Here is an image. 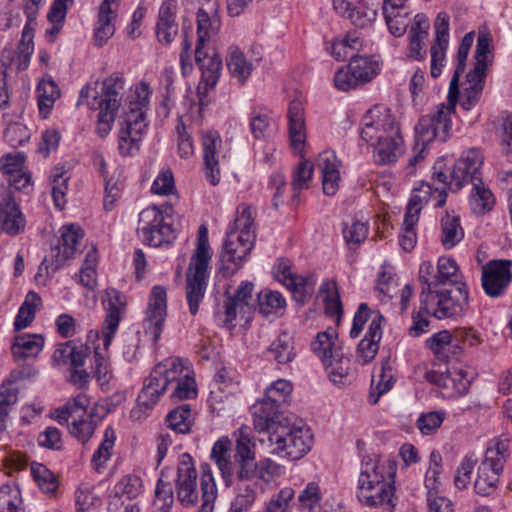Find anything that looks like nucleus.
Segmentation results:
<instances>
[{
	"label": "nucleus",
	"instance_id": "41",
	"mask_svg": "<svg viewBox=\"0 0 512 512\" xmlns=\"http://www.w3.org/2000/svg\"><path fill=\"white\" fill-rule=\"evenodd\" d=\"M153 370H159L160 376L157 377L166 388L173 383L179 382L185 377V372L190 371L183 361L179 358H169L158 363Z\"/></svg>",
	"mask_w": 512,
	"mask_h": 512
},
{
	"label": "nucleus",
	"instance_id": "1",
	"mask_svg": "<svg viewBox=\"0 0 512 512\" xmlns=\"http://www.w3.org/2000/svg\"><path fill=\"white\" fill-rule=\"evenodd\" d=\"M253 214L251 206L244 203L238 206L233 226L227 231L223 243L220 257L223 269L234 273L250 255L256 239Z\"/></svg>",
	"mask_w": 512,
	"mask_h": 512
},
{
	"label": "nucleus",
	"instance_id": "40",
	"mask_svg": "<svg viewBox=\"0 0 512 512\" xmlns=\"http://www.w3.org/2000/svg\"><path fill=\"white\" fill-rule=\"evenodd\" d=\"M201 505L197 512H213L215 501L217 499L216 484L208 464L201 466Z\"/></svg>",
	"mask_w": 512,
	"mask_h": 512
},
{
	"label": "nucleus",
	"instance_id": "10",
	"mask_svg": "<svg viewBox=\"0 0 512 512\" xmlns=\"http://www.w3.org/2000/svg\"><path fill=\"white\" fill-rule=\"evenodd\" d=\"M169 219L170 217L164 215L158 207H147L139 215L137 228L139 237L145 244L153 247L171 243L176 238V233Z\"/></svg>",
	"mask_w": 512,
	"mask_h": 512
},
{
	"label": "nucleus",
	"instance_id": "53",
	"mask_svg": "<svg viewBox=\"0 0 512 512\" xmlns=\"http://www.w3.org/2000/svg\"><path fill=\"white\" fill-rule=\"evenodd\" d=\"M442 471V456L434 450L429 456V467L425 474L424 485L427 489V497H433L437 494L440 485L439 475Z\"/></svg>",
	"mask_w": 512,
	"mask_h": 512
},
{
	"label": "nucleus",
	"instance_id": "64",
	"mask_svg": "<svg viewBox=\"0 0 512 512\" xmlns=\"http://www.w3.org/2000/svg\"><path fill=\"white\" fill-rule=\"evenodd\" d=\"M20 491L16 486L3 485L0 488V512H21Z\"/></svg>",
	"mask_w": 512,
	"mask_h": 512
},
{
	"label": "nucleus",
	"instance_id": "62",
	"mask_svg": "<svg viewBox=\"0 0 512 512\" xmlns=\"http://www.w3.org/2000/svg\"><path fill=\"white\" fill-rule=\"evenodd\" d=\"M258 303L260 312L266 316L282 310L286 305V301L280 292L270 290H264L258 294Z\"/></svg>",
	"mask_w": 512,
	"mask_h": 512
},
{
	"label": "nucleus",
	"instance_id": "57",
	"mask_svg": "<svg viewBox=\"0 0 512 512\" xmlns=\"http://www.w3.org/2000/svg\"><path fill=\"white\" fill-rule=\"evenodd\" d=\"M313 175V165L310 161L304 160L298 164L292 174L291 186L293 189L292 199L294 201L299 197L302 189L308 188V182Z\"/></svg>",
	"mask_w": 512,
	"mask_h": 512
},
{
	"label": "nucleus",
	"instance_id": "48",
	"mask_svg": "<svg viewBox=\"0 0 512 512\" xmlns=\"http://www.w3.org/2000/svg\"><path fill=\"white\" fill-rule=\"evenodd\" d=\"M227 66L233 77L240 83H244L251 75L253 65L247 61L244 54L238 48H230L227 58Z\"/></svg>",
	"mask_w": 512,
	"mask_h": 512
},
{
	"label": "nucleus",
	"instance_id": "29",
	"mask_svg": "<svg viewBox=\"0 0 512 512\" xmlns=\"http://www.w3.org/2000/svg\"><path fill=\"white\" fill-rule=\"evenodd\" d=\"M374 148V159L377 164L388 165L395 163L404 152V140L401 129L395 134L383 137L369 144Z\"/></svg>",
	"mask_w": 512,
	"mask_h": 512
},
{
	"label": "nucleus",
	"instance_id": "9",
	"mask_svg": "<svg viewBox=\"0 0 512 512\" xmlns=\"http://www.w3.org/2000/svg\"><path fill=\"white\" fill-rule=\"evenodd\" d=\"M268 441L273 446L271 453L296 461L304 457L311 449L313 435L303 424H284L273 432Z\"/></svg>",
	"mask_w": 512,
	"mask_h": 512
},
{
	"label": "nucleus",
	"instance_id": "25",
	"mask_svg": "<svg viewBox=\"0 0 512 512\" xmlns=\"http://www.w3.org/2000/svg\"><path fill=\"white\" fill-rule=\"evenodd\" d=\"M385 467L371 457H364L360 465V473L358 478V499H365L368 501L372 496L367 495V486H382L391 485L390 482L385 481L384 476Z\"/></svg>",
	"mask_w": 512,
	"mask_h": 512
},
{
	"label": "nucleus",
	"instance_id": "46",
	"mask_svg": "<svg viewBox=\"0 0 512 512\" xmlns=\"http://www.w3.org/2000/svg\"><path fill=\"white\" fill-rule=\"evenodd\" d=\"M328 371L330 380L335 384L349 385L351 359L349 355L339 352L338 357H332L327 365H324Z\"/></svg>",
	"mask_w": 512,
	"mask_h": 512
},
{
	"label": "nucleus",
	"instance_id": "4",
	"mask_svg": "<svg viewBox=\"0 0 512 512\" xmlns=\"http://www.w3.org/2000/svg\"><path fill=\"white\" fill-rule=\"evenodd\" d=\"M211 258L212 251L208 241V229L205 225H200L196 249L191 256L186 273V298L192 315L198 312L199 305L204 298Z\"/></svg>",
	"mask_w": 512,
	"mask_h": 512
},
{
	"label": "nucleus",
	"instance_id": "21",
	"mask_svg": "<svg viewBox=\"0 0 512 512\" xmlns=\"http://www.w3.org/2000/svg\"><path fill=\"white\" fill-rule=\"evenodd\" d=\"M280 405L272 403L266 397L257 401L252 407L253 425L259 433L267 434L268 437L283 426L285 423L279 412Z\"/></svg>",
	"mask_w": 512,
	"mask_h": 512
},
{
	"label": "nucleus",
	"instance_id": "5",
	"mask_svg": "<svg viewBox=\"0 0 512 512\" xmlns=\"http://www.w3.org/2000/svg\"><path fill=\"white\" fill-rule=\"evenodd\" d=\"M484 157L477 149H470L462 154L458 161L448 166V159H438L432 172V179L440 184L448 185L452 192H457L465 184L478 182L481 179V167Z\"/></svg>",
	"mask_w": 512,
	"mask_h": 512
},
{
	"label": "nucleus",
	"instance_id": "31",
	"mask_svg": "<svg viewBox=\"0 0 512 512\" xmlns=\"http://www.w3.org/2000/svg\"><path fill=\"white\" fill-rule=\"evenodd\" d=\"M340 162L336 155L330 151H324L319 154L317 159V167L322 175L323 192L328 196H333L338 190L340 172Z\"/></svg>",
	"mask_w": 512,
	"mask_h": 512
},
{
	"label": "nucleus",
	"instance_id": "49",
	"mask_svg": "<svg viewBox=\"0 0 512 512\" xmlns=\"http://www.w3.org/2000/svg\"><path fill=\"white\" fill-rule=\"evenodd\" d=\"M115 440L116 435L113 428H106L103 440L99 444L97 450L94 452L91 459V464L98 473L102 472V470L105 467V464L110 459L115 444Z\"/></svg>",
	"mask_w": 512,
	"mask_h": 512
},
{
	"label": "nucleus",
	"instance_id": "44",
	"mask_svg": "<svg viewBox=\"0 0 512 512\" xmlns=\"http://www.w3.org/2000/svg\"><path fill=\"white\" fill-rule=\"evenodd\" d=\"M367 495L372 496L371 499H358L360 503L368 507H382L387 512H392L394 503V487L392 485L367 486Z\"/></svg>",
	"mask_w": 512,
	"mask_h": 512
},
{
	"label": "nucleus",
	"instance_id": "37",
	"mask_svg": "<svg viewBox=\"0 0 512 512\" xmlns=\"http://www.w3.org/2000/svg\"><path fill=\"white\" fill-rule=\"evenodd\" d=\"M380 70V63L374 56L354 55V88L372 81Z\"/></svg>",
	"mask_w": 512,
	"mask_h": 512
},
{
	"label": "nucleus",
	"instance_id": "22",
	"mask_svg": "<svg viewBox=\"0 0 512 512\" xmlns=\"http://www.w3.org/2000/svg\"><path fill=\"white\" fill-rule=\"evenodd\" d=\"M177 497L185 506H193L198 500L196 491L197 471L189 455H183V459L177 469Z\"/></svg>",
	"mask_w": 512,
	"mask_h": 512
},
{
	"label": "nucleus",
	"instance_id": "34",
	"mask_svg": "<svg viewBox=\"0 0 512 512\" xmlns=\"http://www.w3.org/2000/svg\"><path fill=\"white\" fill-rule=\"evenodd\" d=\"M312 351L322 360L324 365L332 357H338L342 347L338 343L337 335L333 329L319 332L311 343Z\"/></svg>",
	"mask_w": 512,
	"mask_h": 512
},
{
	"label": "nucleus",
	"instance_id": "3",
	"mask_svg": "<svg viewBox=\"0 0 512 512\" xmlns=\"http://www.w3.org/2000/svg\"><path fill=\"white\" fill-rule=\"evenodd\" d=\"M130 101L129 110L125 112L118 136V149L122 156H132L139 152L147 123L144 108L149 102L148 85L141 83L136 87Z\"/></svg>",
	"mask_w": 512,
	"mask_h": 512
},
{
	"label": "nucleus",
	"instance_id": "2",
	"mask_svg": "<svg viewBox=\"0 0 512 512\" xmlns=\"http://www.w3.org/2000/svg\"><path fill=\"white\" fill-rule=\"evenodd\" d=\"M95 85L87 84L80 91L78 104H86L90 109L99 110L96 131L105 137L112 129L117 111L121 105V91L124 80L119 74H112L102 82L101 92Z\"/></svg>",
	"mask_w": 512,
	"mask_h": 512
},
{
	"label": "nucleus",
	"instance_id": "20",
	"mask_svg": "<svg viewBox=\"0 0 512 512\" xmlns=\"http://www.w3.org/2000/svg\"><path fill=\"white\" fill-rule=\"evenodd\" d=\"M160 376L159 370H152L145 379L143 388L137 398V406L131 411V418L141 420L147 412L152 410L159 401L161 395L166 391L164 384L157 378Z\"/></svg>",
	"mask_w": 512,
	"mask_h": 512
},
{
	"label": "nucleus",
	"instance_id": "52",
	"mask_svg": "<svg viewBox=\"0 0 512 512\" xmlns=\"http://www.w3.org/2000/svg\"><path fill=\"white\" fill-rule=\"evenodd\" d=\"M168 427L177 433H188L192 426V416L189 404H183L172 411L166 417Z\"/></svg>",
	"mask_w": 512,
	"mask_h": 512
},
{
	"label": "nucleus",
	"instance_id": "12",
	"mask_svg": "<svg viewBox=\"0 0 512 512\" xmlns=\"http://www.w3.org/2000/svg\"><path fill=\"white\" fill-rule=\"evenodd\" d=\"M455 109L447 104L440 103L434 110L420 118L415 126V134L418 141L429 144L435 139L445 142L451 135L452 115Z\"/></svg>",
	"mask_w": 512,
	"mask_h": 512
},
{
	"label": "nucleus",
	"instance_id": "16",
	"mask_svg": "<svg viewBox=\"0 0 512 512\" xmlns=\"http://www.w3.org/2000/svg\"><path fill=\"white\" fill-rule=\"evenodd\" d=\"M166 316L167 292L163 286L156 285L150 292L144 319L145 333L151 336L153 342L160 338Z\"/></svg>",
	"mask_w": 512,
	"mask_h": 512
},
{
	"label": "nucleus",
	"instance_id": "56",
	"mask_svg": "<svg viewBox=\"0 0 512 512\" xmlns=\"http://www.w3.org/2000/svg\"><path fill=\"white\" fill-rule=\"evenodd\" d=\"M31 474L43 493L53 494L56 491L58 480L45 465L33 463Z\"/></svg>",
	"mask_w": 512,
	"mask_h": 512
},
{
	"label": "nucleus",
	"instance_id": "50",
	"mask_svg": "<svg viewBox=\"0 0 512 512\" xmlns=\"http://www.w3.org/2000/svg\"><path fill=\"white\" fill-rule=\"evenodd\" d=\"M142 479L134 474L123 476L113 487L112 496L114 498L125 497L128 500L137 498L142 492Z\"/></svg>",
	"mask_w": 512,
	"mask_h": 512
},
{
	"label": "nucleus",
	"instance_id": "28",
	"mask_svg": "<svg viewBox=\"0 0 512 512\" xmlns=\"http://www.w3.org/2000/svg\"><path fill=\"white\" fill-rule=\"evenodd\" d=\"M103 303L107 309L102 329L103 345L105 348H108L118 329L124 302L121 299L120 293L116 289L110 288L106 290V298L103 300Z\"/></svg>",
	"mask_w": 512,
	"mask_h": 512
},
{
	"label": "nucleus",
	"instance_id": "18",
	"mask_svg": "<svg viewBox=\"0 0 512 512\" xmlns=\"http://www.w3.org/2000/svg\"><path fill=\"white\" fill-rule=\"evenodd\" d=\"M510 260H493L482 270V286L490 297L503 295L511 282Z\"/></svg>",
	"mask_w": 512,
	"mask_h": 512
},
{
	"label": "nucleus",
	"instance_id": "63",
	"mask_svg": "<svg viewBox=\"0 0 512 512\" xmlns=\"http://www.w3.org/2000/svg\"><path fill=\"white\" fill-rule=\"evenodd\" d=\"M426 346L439 357H445L446 352L450 351L452 348H456L454 335H451L447 330H442L428 338L426 340Z\"/></svg>",
	"mask_w": 512,
	"mask_h": 512
},
{
	"label": "nucleus",
	"instance_id": "33",
	"mask_svg": "<svg viewBox=\"0 0 512 512\" xmlns=\"http://www.w3.org/2000/svg\"><path fill=\"white\" fill-rule=\"evenodd\" d=\"M378 318L377 316L376 320L370 322L368 332L357 347V361L363 365L374 359L379 349L382 329L378 324Z\"/></svg>",
	"mask_w": 512,
	"mask_h": 512
},
{
	"label": "nucleus",
	"instance_id": "6",
	"mask_svg": "<svg viewBox=\"0 0 512 512\" xmlns=\"http://www.w3.org/2000/svg\"><path fill=\"white\" fill-rule=\"evenodd\" d=\"M231 441L222 437L217 440L211 450V458L217 465L227 487L233 486L235 494L256 500L258 482L252 476V470L244 469L237 461L231 460Z\"/></svg>",
	"mask_w": 512,
	"mask_h": 512
},
{
	"label": "nucleus",
	"instance_id": "30",
	"mask_svg": "<svg viewBox=\"0 0 512 512\" xmlns=\"http://www.w3.org/2000/svg\"><path fill=\"white\" fill-rule=\"evenodd\" d=\"M25 217L19 206L8 194L0 201V230L9 235H18L24 231Z\"/></svg>",
	"mask_w": 512,
	"mask_h": 512
},
{
	"label": "nucleus",
	"instance_id": "35",
	"mask_svg": "<svg viewBox=\"0 0 512 512\" xmlns=\"http://www.w3.org/2000/svg\"><path fill=\"white\" fill-rule=\"evenodd\" d=\"M464 238L460 217L446 213L440 221V242L445 249H452Z\"/></svg>",
	"mask_w": 512,
	"mask_h": 512
},
{
	"label": "nucleus",
	"instance_id": "58",
	"mask_svg": "<svg viewBox=\"0 0 512 512\" xmlns=\"http://www.w3.org/2000/svg\"><path fill=\"white\" fill-rule=\"evenodd\" d=\"M419 280L422 284L420 296H425L426 292H436L439 290L438 286L442 285L437 275V267L435 268L430 261H424L420 265Z\"/></svg>",
	"mask_w": 512,
	"mask_h": 512
},
{
	"label": "nucleus",
	"instance_id": "61",
	"mask_svg": "<svg viewBox=\"0 0 512 512\" xmlns=\"http://www.w3.org/2000/svg\"><path fill=\"white\" fill-rule=\"evenodd\" d=\"M319 295L322 297L326 313L331 317H339L342 312V306L338 299L335 285L328 281L323 282L319 288Z\"/></svg>",
	"mask_w": 512,
	"mask_h": 512
},
{
	"label": "nucleus",
	"instance_id": "26",
	"mask_svg": "<svg viewBox=\"0 0 512 512\" xmlns=\"http://www.w3.org/2000/svg\"><path fill=\"white\" fill-rule=\"evenodd\" d=\"M221 143V137L216 131H206L202 134L205 177L212 185L220 182L218 149Z\"/></svg>",
	"mask_w": 512,
	"mask_h": 512
},
{
	"label": "nucleus",
	"instance_id": "55",
	"mask_svg": "<svg viewBox=\"0 0 512 512\" xmlns=\"http://www.w3.org/2000/svg\"><path fill=\"white\" fill-rule=\"evenodd\" d=\"M377 7L370 0H354V26L369 27L377 17Z\"/></svg>",
	"mask_w": 512,
	"mask_h": 512
},
{
	"label": "nucleus",
	"instance_id": "59",
	"mask_svg": "<svg viewBox=\"0 0 512 512\" xmlns=\"http://www.w3.org/2000/svg\"><path fill=\"white\" fill-rule=\"evenodd\" d=\"M51 194L53 197L54 204L56 208L61 210L65 205V196L68 190V179L69 177L65 176V172L61 168H55L51 173Z\"/></svg>",
	"mask_w": 512,
	"mask_h": 512
},
{
	"label": "nucleus",
	"instance_id": "42",
	"mask_svg": "<svg viewBox=\"0 0 512 512\" xmlns=\"http://www.w3.org/2000/svg\"><path fill=\"white\" fill-rule=\"evenodd\" d=\"M268 351L278 364L290 363L296 356L293 336L288 332L280 333L271 343Z\"/></svg>",
	"mask_w": 512,
	"mask_h": 512
},
{
	"label": "nucleus",
	"instance_id": "45",
	"mask_svg": "<svg viewBox=\"0 0 512 512\" xmlns=\"http://www.w3.org/2000/svg\"><path fill=\"white\" fill-rule=\"evenodd\" d=\"M470 194L469 203L473 212L484 214L490 211L495 205V197L491 190L479 180L475 182Z\"/></svg>",
	"mask_w": 512,
	"mask_h": 512
},
{
	"label": "nucleus",
	"instance_id": "27",
	"mask_svg": "<svg viewBox=\"0 0 512 512\" xmlns=\"http://www.w3.org/2000/svg\"><path fill=\"white\" fill-rule=\"evenodd\" d=\"M120 0H103L99 7L98 19L94 28V41L104 45L115 33V21Z\"/></svg>",
	"mask_w": 512,
	"mask_h": 512
},
{
	"label": "nucleus",
	"instance_id": "19",
	"mask_svg": "<svg viewBox=\"0 0 512 512\" xmlns=\"http://www.w3.org/2000/svg\"><path fill=\"white\" fill-rule=\"evenodd\" d=\"M441 185V187H433L432 184L423 182L419 187L413 190L405 212L408 213L410 223L419 220L422 208L430 201H435V208H440L445 205L447 198L446 188L448 185Z\"/></svg>",
	"mask_w": 512,
	"mask_h": 512
},
{
	"label": "nucleus",
	"instance_id": "36",
	"mask_svg": "<svg viewBox=\"0 0 512 512\" xmlns=\"http://www.w3.org/2000/svg\"><path fill=\"white\" fill-rule=\"evenodd\" d=\"M44 340L39 335L22 334L15 337L11 352L15 361L35 357L42 350Z\"/></svg>",
	"mask_w": 512,
	"mask_h": 512
},
{
	"label": "nucleus",
	"instance_id": "17",
	"mask_svg": "<svg viewBox=\"0 0 512 512\" xmlns=\"http://www.w3.org/2000/svg\"><path fill=\"white\" fill-rule=\"evenodd\" d=\"M195 61L202 71V78L198 85V95L202 100L208 91L217 84L222 69V61L214 49L209 51L205 48V45L196 46Z\"/></svg>",
	"mask_w": 512,
	"mask_h": 512
},
{
	"label": "nucleus",
	"instance_id": "43",
	"mask_svg": "<svg viewBox=\"0 0 512 512\" xmlns=\"http://www.w3.org/2000/svg\"><path fill=\"white\" fill-rule=\"evenodd\" d=\"M250 128L256 139H268L277 129L271 114L266 110H253L250 118Z\"/></svg>",
	"mask_w": 512,
	"mask_h": 512
},
{
	"label": "nucleus",
	"instance_id": "32",
	"mask_svg": "<svg viewBox=\"0 0 512 512\" xmlns=\"http://www.w3.org/2000/svg\"><path fill=\"white\" fill-rule=\"evenodd\" d=\"M289 136L291 146L301 152L306 140L304 107L300 101H292L288 108Z\"/></svg>",
	"mask_w": 512,
	"mask_h": 512
},
{
	"label": "nucleus",
	"instance_id": "13",
	"mask_svg": "<svg viewBox=\"0 0 512 512\" xmlns=\"http://www.w3.org/2000/svg\"><path fill=\"white\" fill-rule=\"evenodd\" d=\"M398 130H400V124L392 111L387 107L376 105L362 117L359 136L361 141L370 144L395 134Z\"/></svg>",
	"mask_w": 512,
	"mask_h": 512
},
{
	"label": "nucleus",
	"instance_id": "7",
	"mask_svg": "<svg viewBox=\"0 0 512 512\" xmlns=\"http://www.w3.org/2000/svg\"><path fill=\"white\" fill-rule=\"evenodd\" d=\"M510 456L509 439H494L488 444L481 461L474 490L480 496H490L497 490L504 465Z\"/></svg>",
	"mask_w": 512,
	"mask_h": 512
},
{
	"label": "nucleus",
	"instance_id": "8",
	"mask_svg": "<svg viewBox=\"0 0 512 512\" xmlns=\"http://www.w3.org/2000/svg\"><path fill=\"white\" fill-rule=\"evenodd\" d=\"M422 309L437 319L457 318L462 316L468 307V291L464 283L442 288L436 292H426L420 296Z\"/></svg>",
	"mask_w": 512,
	"mask_h": 512
},
{
	"label": "nucleus",
	"instance_id": "51",
	"mask_svg": "<svg viewBox=\"0 0 512 512\" xmlns=\"http://www.w3.org/2000/svg\"><path fill=\"white\" fill-rule=\"evenodd\" d=\"M41 298L37 293L30 291L25 297L14 322V328L20 331L26 328L34 319L36 309L39 306Z\"/></svg>",
	"mask_w": 512,
	"mask_h": 512
},
{
	"label": "nucleus",
	"instance_id": "54",
	"mask_svg": "<svg viewBox=\"0 0 512 512\" xmlns=\"http://www.w3.org/2000/svg\"><path fill=\"white\" fill-rule=\"evenodd\" d=\"M392 3H383V13L390 33L396 37L402 36L408 27L407 14L403 15Z\"/></svg>",
	"mask_w": 512,
	"mask_h": 512
},
{
	"label": "nucleus",
	"instance_id": "23",
	"mask_svg": "<svg viewBox=\"0 0 512 512\" xmlns=\"http://www.w3.org/2000/svg\"><path fill=\"white\" fill-rule=\"evenodd\" d=\"M426 379L442 388L445 393L452 397L465 394L470 386V379L462 369L453 368L446 372L428 371Z\"/></svg>",
	"mask_w": 512,
	"mask_h": 512
},
{
	"label": "nucleus",
	"instance_id": "15",
	"mask_svg": "<svg viewBox=\"0 0 512 512\" xmlns=\"http://www.w3.org/2000/svg\"><path fill=\"white\" fill-rule=\"evenodd\" d=\"M273 274L276 280L291 291L293 299L302 305L314 289L315 282L312 277L298 275L292 269L289 259L281 258L275 264Z\"/></svg>",
	"mask_w": 512,
	"mask_h": 512
},
{
	"label": "nucleus",
	"instance_id": "24",
	"mask_svg": "<svg viewBox=\"0 0 512 512\" xmlns=\"http://www.w3.org/2000/svg\"><path fill=\"white\" fill-rule=\"evenodd\" d=\"M83 236V230L77 225L71 224L62 227L61 240L59 244L51 250V257L53 258L55 269H59L68 259L74 257Z\"/></svg>",
	"mask_w": 512,
	"mask_h": 512
},
{
	"label": "nucleus",
	"instance_id": "38",
	"mask_svg": "<svg viewBox=\"0 0 512 512\" xmlns=\"http://www.w3.org/2000/svg\"><path fill=\"white\" fill-rule=\"evenodd\" d=\"M178 33V26L175 22L172 5L164 2L159 10V19L157 22V37L161 43L170 44Z\"/></svg>",
	"mask_w": 512,
	"mask_h": 512
},
{
	"label": "nucleus",
	"instance_id": "60",
	"mask_svg": "<svg viewBox=\"0 0 512 512\" xmlns=\"http://www.w3.org/2000/svg\"><path fill=\"white\" fill-rule=\"evenodd\" d=\"M446 418L444 411H429L419 415L416 426L423 435H432L438 431Z\"/></svg>",
	"mask_w": 512,
	"mask_h": 512
},
{
	"label": "nucleus",
	"instance_id": "11",
	"mask_svg": "<svg viewBox=\"0 0 512 512\" xmlns=\"http://www.w3.org/2000/svg\"><path fill=\"white\" fill-rule=\"evenodd\" d=\"M247 428H240L235 445V460L244 469L252 470V478L259 483L264 481L270 482L271 479L279 474L280 466L271 460L265 458L259 462L255 459L254 444L246 433Z\"/></svg>",
	"mask_w": 512,
	"mask_h": 512
},
{
	"label": "nucleus",
	"instance_id": "47",
	"mask_svg": "<svg viewBox=\"0 0 512 512\" xmlns=\"http://www.w3.org/2000/svg\"><path fill=\"white\" fill-rule=\"evenodd\" d=\"M91 354L90 348L83 344H73L68 342L55 351V358L63 360L64 363H69L72 368H81L86 358Z\"/></svg>",
	"mask_w": 512,
	"mask_h": 512
},
{
	"label": "nucleus",
	"instance_id": "39",
	"mask_svg": "<svg viewBox=\"0 0 512 512\" xmlns=\"http://www.w3.org/2000/svg\"><path fill=\"white\" fill-rule=\"evenodd\" d=\"M252 291L253 284L251 282H243L238 287L234 296L226 301L225 314L227 322H232L239 312L245 310L252 298Z\"/></svg>",
	"mask_w": 512,
	"mask_h": 512
},
{
	"label": "nucleus",
	"instance_id": "14",
	"mask_svg": "<svg viewBox=\"0 0 512 512\" xmlns=\"http://www.w3.org/2000/svg\"><path fill=\"white\" fill-rule=\"evenodd\" d=\"M33 50L32 29L26 25L22 31V37L17 48H5L1 53L0 63L4 68L1 76L6 78L26 70L29 66Z\"/></svg>",
	"mask_w": 512,
	"mask_h": 512
}]
</instances>
